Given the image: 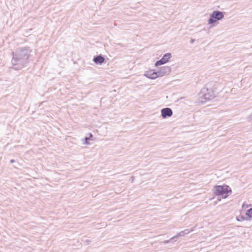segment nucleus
Instances as JSON below:
<instances>
[{"instance_id": "f257e3e1", "label": "nucleus", "mask_w": 252, "mask_h": 252, "mask_svg": "<svg viewBox=\"0 0 252 252\" xmlns=\"http://www.w3.org/2000/svg\"><path fill=\"white\" fill-rule=\"evenodd\" d=\"M31 51L28 47L17 49L12 52L13 58L11 63L13 68L17 70H20L29 63Z\"/></svg>"}, {"instance_id": "dca6fc26", "label": "nucleus", "mask_w": 252, "mask_h": 252, "mask_svg": "<svg viewBox=\"0 0 252 252\" xmlns=\"http://www.w3.org/2000/svg\"><path fill=\"white\" fill-rule=\"evenodd\" d=\"M193 231V229H191V230H189V229H185L184 230H183L184 231V233L185 234V235H186V234H189V232H191Z\"/></svg>"}, {"instance_id": "7ed1b4c3", "label": "nucleus", "mask_w": 252, "mask_h": 252, "mask_svg": "<svg viewBox=\"0 0 252 252\" xmlns=\"http://www.w3.org/2000/svg\"><path fill=\"white\" fill-rule=\"evenodd\" d=\"M232 192L231 188L227 185L216 186L214 187V193L216 196H222L225 198L228 196V193Z\"/></svg>"}, {"instance_id": "20e7f679", "label": "nucleus", "mask_w": 252, "mask_h": 252, "mask_svg": "<svg viewBox=\"0 0 252 252\" xmlns=\"http://www.w3.org/2000/svg\"><path fill=\"white\" fill-rule=\"evenodd\" d=\"M224 17L222 12L215 10L210 15V18L209 19L208 22L209 24H212L215 23L218 21L222 19Z\"/></svg>"}, {"instance_id": "a211bd4d", "label": "nucleus", "mask_w": 252, "mask_h": 252, "mask_svg": "<svg viewBox=\"0 0 252 252\" xmlns=\"http://www.w3.org/2000/svg\"><path fill=\"white\" fill-rule=\"evenodd\" d=\"M14 161H14V159H11V160H10V162H11V163H13Z\"/></svg>"}, {"instance_id": "f03ea898", "label": "nucleus", "mask_w": 252, "mask_h": 252, "mask_svg": "<svg viewBox=\"0 0 252 252\" xmlns=\"http://www.w3.org/2000/svg\"><path fill=\"white\" fill-rule=\"evenodd\" d=\"M215 96L214 92L212 89H209L208 88H203L201 90L199 94V102L201 103H204L207 101L211 100Z\"/></svg>"}, {"instance_id": "39448f33", "label": "nucleus", "mask_w": 252, "mask_h": 252, "mask_svg": "<svg viewBox=\"0 0 252 252\" xmlns=\"http://www.w3.org/2000/svg\"><path fill=\"white\" fill-rule=\"evenodd\" d=\"M157 71L158 76L162 77L164 75L168 74L171 71V68L169 66H164L160 67Z\"/></svg>"}, {"instance_id": "ddd939ff", "label": "nucleus", "mask_w": 252, "mask_h": 252, "mask_svg": "<svg viewBox=\"0 0 252 252\" xmlns=\"http://www.w3.org/2000/svg\"><path fill=\"white\" fill-rule=\"evenodd\" d=\"M246 215L248 217V219H250L251 217V215H252V208L248 209L246 213Z\"/></svg>"}, {"instance_id": "f8f14e48", "label": "nucleus", "mask_w": 252, "mask_h": 252, "mask_svg": "<svg viewBox=\"0 0 252 252\" xmlns=\"http://www.w3.org/2000/svg\"><path fill=\"white\" fill-rule=\"evenodd\" d=\"M165 62L161 59L155 63V66H158L165 64Z\"/></svg>"}, {"instance_id": "1a4fd4ad", "label": "nucleus", "mask_w": 252, "mask_h": 252, "mask_svg": "<svg viewBox=\"0 0 252 252\" xmlns=\"http://www.w3.org/2000/svg\"><path fill=\"white\" fill-rule=\"evenodd\" d=\"M172 56L171 53H167L163 55L161 59L165 62V63H167L169 59L171 58Z\"/></svg>"}, {"instance_id": "6e6552de", "label": "nucleus", "mask_w": 252, "mask_h": 252, "mask_svg": "<svg viewBox=\"0 0 252 252\" xmlns=\"http://www.w3.org/2000/svg\"><path fill=\"white\" fill-rule=\"evenodd\" d=\"M93 61L95 64L99 65L105 63V59L101 54L94 56Z\"/></svg>"}, {"instance_id": "9b49d317", "label": "nucleus", "mask_w": 252, "mask_h": 252, "mask_svg": "<svg viewBox=\"0 0 252 252\" xmlns=\"http://www.w3.org/2000/svg\"><path fill=\"white\" fill-rule=\"evenodd\" d=\"M236 220L239 221H243L245 220H250V219H249L248 218L246 219L245 217L243 216H239L237 217Z\"/></svg>"}, {"instance_id": "9d476101", "label": "nucleus", "mask_w": 252, "mask_h": 252, "mask_svg": "<svg viewBox=\"0 0 252 252\" xmlns=\"http://www.w3.org/2000/svg\"><path fill=\"white\" fill-rule=\"evenodd\" d=\"M93 136V134L91 133H89V137H85V142H84V144H89V143H88V141L90 140L91 139V138H92Z\"/></svg>"}, {"instance_id": "2eb2a0df", "label": "nucleus", "mask_w": 252, "mask_h": 252, "mask_svg": "<svg viewBox=\"0 0 252 252\" xmlns=\"http://www.w3.org/2000/svg\"><path fill=\"white\" fill-rule=\"evenodd\" d=\"M185 235V234L184 233L183 231H182L178 233L176 235H175L174 237H176V239L177 238L179 237L184 236Z\"/></svg>"}, {"instance_id": "423d86ee", "label": "nucleus", "mask_w": 252, "mask_h": 252, "mask_svg": "<svg viewBox=\"0 0 252 252\" xmlns=\"http://www.w3.org/2000/svg\"><path fill=\"white\" fill-rule=\"evenodd\" d=\"M144 75L148 78L151 79H155L159 77L158 71H156L154 70H150L146 71Z\"/></svg>"}, {"instance_id": "4468645a", "label": "nucleus", "mask_w": 252, "mask_h": 252, "mask_svg": "<svg viewBox=\"0 0 252 252\" xmlns=\"http://www.w3.org/2000/svg\"><path fill=\"white\" fill-rule=\"evenodd\" d=\"M176 241V237H173L172 238H171L169 240H165L163 242V243L164 244H167L168 243H169L170 242H172V241Z\"/></svg>"}, {"instance_id": "0eeeda50", "label": "nucleus", "mask_w": 252, "mask_h": 252, "mask_svg": "<svg viewBox=\"0 0 252 252\" xmlns=\"http://www.w3.org/2000/svg\"><path fill=\"white\" fill-rule=\"evenodd\" d=\"M161 116L163 118L171 117L173 114L172 110L170 108H164L161 110Z\"/></svg>"}, {"instance_id": "f3484780", "label": "nucleus", "mask_w": 252, "mask_h": 252, "mask_svg": "<svg viewBox=\"0 0 252 252\" xmlns=\"http://www.w3.org/2000/svg\"><path fill=\"white\" fill-rule=\"evenodd\" d=\"M194 40H195L194 39H191L190 40V43H193L194 42Z\"/></svg>"}]
</instances>
